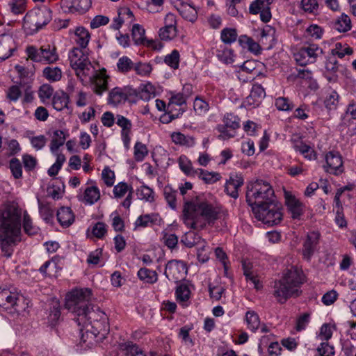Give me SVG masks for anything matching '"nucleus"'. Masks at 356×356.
I'll list each match as a JSON object with an SVG mask.
<instances>
[{
    "label": "nucleus",
    "mask_w": 356,
    "mask_h": 356,
    "mask_svg": "<svg viewBox=\"0 0 356 356\" xmlns=\"http://www.w3.org/2000/svg\"><path fill=\"white\" fill-rule=\"evenodd\" d=\"M246 200L252 207L264 206L274 201V191L268 181L257 179L248 185Z\"/></svg>",
    "instance_id": "obj_5"
},
{
    "label": "nucleus",
    "mask_w": 356,
    "mask_h": 356,
    "mask_svg": "<svg viewBox=\"0 0 356 356\" xmlns=\"http://www.w3.org/2000/svg\"><path fill=\"white\" fill-rule=\"evenodd\" d=\"M22 210L15 205L6 206L0 211V245L3 255L10 257L13 248L21 241Z\"/></svg>",
    "instance_id": "obj_2"
},
{
    "label": "nucleus",
    "mask_w": 356,
    "mask_h": 356,
    "mask_svg": "<svg viewBox=\"0 0 356 356\" xmlns=\"http://www.w3.org/2000/svg\"><path fill=\"white\" fill-rule=\"evenodd\" d=\"M145 29L138 24L133 26L131 35L134 43L137 45L143 44L145 42Z\"/></svg>",
    "instance_id": "obj_54"
},
{
    "label": "nucleus",
    "mask_w": 356,
    "mask_h": 356,
    "mask_svg": "<svg viewBox=\"0 0 356 356\" xmlns=\"http://www.w3.org/2000/svg\"><path fill=\"white\" fill-rule=\"evenodd\" d=\"M113 193L114 197L117 199H121L127 195L125 200L122 202V205L126 209L130 207L134 193V189L131 185L126 182H120L114 186Z\"/></svg>",
    "instance_id": "obj_19"
},
{
    "label": "nucleus",
    "mask_w": 356,
    "mask_h": 356,
    "mask_svg": "<svg viewBox=\"0 0 356 356\" xmlns=\"http://www.w3.org/2000/svg\"><path fill=\"white\" fill-rule=\"evenodd\" d=\"M285 204L289 213L294 219L300 218L304 211L303 204L292 193H284Z\"/></svg>",
    "instance_id": "obj_22"
},
{
    "label": "nucleus",
    "mask_w": 356,
    "mask_h": 356,
    "mask_svg": "<svg viewBox=\"0 0 356 356\" xmlns=\"http://www.w3.org/2000/svg\"><path fill=\"white\" fill-rule=\"evenodd\" d=\"M26 52L29 58L36 63L50 65L59 60L57 49L54 44H44L40 48L29 46L26 48Z\"/></svg>",
    "instance_id": "obj_10"
},
{
    "label": "nucleus",
    "mask_w": 356,
    "mask_h": 356,
    "mask_svg": "<svg viewBox=\"0 0 356 356\" xmlns=\"http://www.w3.org/2000/svg\"><path fill=\"white\" fill-rule=\"evenodd\" d=\"M68 134L63 130H56L53 132L50 143V152L51 154H56L58 149L62 147L68 137Z\"/></svg>",
    "instance_id": "obj_29"
},
{
    "label": "nucleus",
    "mask_w": 356,
    "mask_h": 356,
    "mask_svg": "<svg viewBox=\"0 0 356 356\" xmlns=\"http://www.w3.org/2000/svg\"><path fill=\"white\" fill-rule=\"evenodd\" d=\"M321 234L318 232L307 234L303 243L302 254L305 259L309 260L318 249Z\"/></svg>",
    "instance_id": "obj_17"
},
{
    "label": "nucleus",
    "mask_w": 356,
    "mask_h": 356,
    "mask_svg": "<svg viewBox=\"0 0 356 356\" xmlns=\"http://www.w3.org/2000/svg\"><path fill=\"white\" fill-rule=\"evenodd\" d=\"M60 4L69 12L85 13L91 6V0H61Z\"/></svg>",
    "instance_id": "obj_27"
},
{
    "label": "nucleus",
    "mask_w": 356,
    "mask_h": 356,
    "mask_svg": "<svg viewBox=\"0 0 356 356\" xmlns=\"http://www.w3.org/2000/svg\"><path fill=\"white\" fill-rule=\"evenodd\" d=\"M177 34V27L163 26L159 31V38L162 40H171L174 39Z\"/></svg>",
    "instance_id": "obj_63"
},
{
    "label": "nucleus",
    "mask_w": 356,
    "mask_h": 356,
    "mask_svg": "<svg viewBox=\"0 0 356 356\" xmlns=\"http://www.w3.org/2000/svg\"><path fill=\"white\" fill-rule=\"evenodd\" d=\"M294 148L296 151L299 152L304 156L305 158L307 159L308 160H314L316 157V153L313 148L302 142L297 143L294 146Z\"/></svg>",
    "instance_id": "obj_49"
},
{
    "label": "nucleus",
    "mask_w": 356,
    "mask_h": 356,
    "mask_svg": "<svg viewBox=\"0 0 356 356\" xmlns=\"http://www.w3.org/2000/svg\"><path fill=\"white\" fill-rule=\"evenodd\" d=\"M134 230L140 229L147 227L161 226L163 225V220L158 213H152L149 214L140 215L137 218L134 222Z\"/></svg>",
    "instance_id": "obj_23"
},
{
    "label": "nucleus",
    "mask_w": 356,
    "mask_h": 356,
    "mask_svg": "<svg viewBox=\"0 0 356 356\" xmlns=\"http://www.w3.org/2000/svg\"><path fill=\"white\" fill-rule=\"evenodd\" d=\"M21 297L15 289L0 288V307L5 309L14 308L17 306Z\"/></svg>",
    "instance_id": "obj_18"
},
{
    "label": "nucleus",
    "mask_w": 356,
    "mask_h": 356,
    "mask_svg": "<svg viewBox=\"0 0 356 356\" xmlns=\"http://www.w3.org/2000/svg\"><path fill=\"white\" fill-rule=\"evenodd\" d=\"M52 19L51 10L47 7L35 8L26 13L23 18V29L26 35H32Z\"/></svg>",
    "instance_id": "obj_6"
},
{
    "label": "nucleus",
    "mask_w": 356,
    "mask_h": 356,
    "mask_svg": "<svg viewBox=\"0 0 356 356\" xmlns=\"http://www.w3.org/2000/svg\"><path fill=\"white\" fill-rule=\"evenodd\" d=\"M91 295L90 289L87 288L72 290L67 295L65 307L78 318L92 305Z\"/></svg>",
    "instance_id": "obj_7"
},
{
    "label": "nucleus",
    "mask_w": 356,
    "mask_h": 356,
    "mask_svg": "<svg viewBox=\"0 0 356 356\" xmlns=\"http://www.w3.org/2000/svg\"><path fill=\"white\" fill-rule=\"evenodd\" d=\"M178 164L181 170L187 176L195 177L199 168H194L191 160L185 155H181L178 159Z\"/></svg>",
    "instance_id": "obj_33"
},
{
    "label": "nucleus",
    "mask_w": 356,
    "mask_h": 356,
    "mask_svg": "<svg viewBox=\"0 0 356 356\" xmlns=\"http://www.w3.org/2000/svg\"><path fill=\"white\" fill-rule=\"evenodd\" d=\"M175 293L177 300L181 302L188 301L191 297V290L188 286L186 284H181L178 286Z\"/></svg>",
    "instance_id": "obj_60"
},
{
    "label": "nucleus",
    "mask_w": 356,
    "mask_h": 356,
    "mask_svg": "<svg viewBox=\"0 0 356 356\" xmlns=\"http://www.w3.org/2000/svg\"><path fill=\"white\" fill-rule=\"evenodd\" d=\"M76 321L81 329V342L86 344V347H92L97 342L98 334L102 336L108 330V322L107 315L98 307L91 305L83 315L76 318Z\"/></svg>",
    "instance_id": "obj_3"
},
{
    "label": "nucleus",
    "mask_w": 356,
    "mask_h": 356,
    "mask_svg": "<svg viewBox=\"0 0 356 356\" xmlns=\"http://www.w3.org/2000/svg\"><path fill=\"white\" fill-rule=\"evenodd\" d=\"M177 191L170 186H165L163 189V195L170 207L172 209L177 208Z\"/></svg>",
    "instance_id": "obj_58"
},
{
    "label": "nucleus",
    "mask_w": 356,
    "mask_h": 356,
    "mask_svg": "<svg viewBox=\"0 0 356 356\" xmlns=\"http://www.w3.org/2000/svg\"><path fill=\"white\" fill-rule=\"evenodd\" d=\"M127 97V94L124 88L115 87L108 93V104L113 106H118L124 103Z\"/></svg>",
    "instance_id": "obj_30"
},
{
    "label": "nucleus",
    "mask_w": 356,
    "mask_h": 356,
    "mask_svg": "<svg viewBox=\"0 0 356 356\" xmlns=\"http://www.w3.org/2000/svg\"><path fill=\"white\" fill-rule=\"evenodd\" d=\"M70 65L75 71L76 74L81 79L92 75L95 72V67L89 60L88 56L83 49L74 47L69 54Z\"/></svg>",
    "instance_id": "obj_9"
},
{
    "label": "nucleus",
    "mask_w": 356,
    "mask_h": 356,
    "mask_svg": "<svg viewBox=\"0 0 356 356\" xmlns=\"http://www.w3.org/2000/svg\"><path fill=\"white\" fill-rule=\"evenodd\" d=\"M340 195L341 193H339L336 197H334V203L337 208L334 221L339 227L344 228L346 227L347 226V221L343 213L341 202L339 201Z\"/></svg>",
    "instance_id": "obj_41"
},
{
    "label": "nucleus",
    "mask_w": 356,
    "mask_h": 356,
    "mask_svg": "<svg viewBox=\"0 0 356 356\" xmlns=\"http://www.w3.org/2000/svg\"><path fill=\"white\" fill-rule=\"evenodd\" d=\"M107 228L108 226L105 223L102 222H97L88 229V236L89 238L95 237L102 239L106 235Z\"/></svg>",
    "instance_id": "obj_37"
},
{
    "label": "nucleus",
    "mask_w": 356,
    "mask_h": 356,
    "mask_svg": "<svg viewBox=\"0 0 356 356\" xmlns=\"http://www.w3.org/2000/svg\"><path fill=\"white\" fill-rule=\"evenodd\" d=\"M245 323L247 327L253 332H255L260 326L259 315L254 311H248L245 314Z\"/></svg>",
    "instance_id": "obj_45"
},
{
    "label": "nucleus",
    "mask_w": 356,
    "mask_h": 356,
    "mask_svg": "<svg viewBox=\"0 0 356 356\" xmlns=\"http://www.w3.org/2000/svg\"><path fill=\"white\" fill-rule=\"evenodd\" d=\"M156 95L155 87L149 82L140 84L138 89V96L144 101H149Z\"/></svg>",
    "instance_id": "obj_36"
},
{
    "label": "nucleus",
    "mask_w": 356,
    "mask_h": 356,
    "mask_svg": "<svg viewBox=\"0 0 356 356\" xmlns=\"http://www.w3.org/2000/svg\"><path fill=\"white\" fill-rule=\"evenodd\" d=\"M304 282L302 272L292 266L284 272L280 280L275 282L273 296L280 303H284L289 298L301 294L300 287Z\"/></svg>",
    "instance_id": "obj_4"
},
{
    "label": "nucleus",
    "mask_w": 356,
    "mask_h": 356,
    "mask_svg": "<svg viewBox=\"0 0 356 356\" xmlns=\"http://www.w3.org/2000/svg\"><path fill=\"white\" fill-rule=\"evenodd\" d=\"M179 59L180 55L179 51L177 49H174L170 54L165 56L164 62L170 68L176 70L179 67Z\"/></svg>",
    "instance_id": "obj_57"
},
{
    "label": "nucleus",
    "mask_w": 356,
    "mask_h": 356,
    "mask_svg": "<svg viewBox=\"0 0 356 356\" xmlns=\"http://www.w3.org/2000/svg\"><path fill=\"white\" fill-rule=\"evenodd\" d=\"M90 35L88 31L83 27H78L75 31L76 43L80 47V49H85L90 40Z\"/></svg>",
    "instance_id": "obj_40"
},
{
    "label": "nucleus",
    "mask_w": 356,
    "mask_h": 356,
    "mask_svg": "<svg viewBox=\"0 0 356 356\" xmlns=\"http://www.w3.org/2000/svg\"><path fill=\"white\" fill-rule=\"evenodd\" d=\"M137 275L138 278L145 283L154 284L158 280L156 272L148 268H141Z\"/></svg>",
    "instance_id": "obj_44"
},
{
    "label": "nucleus",
    "mask_w": 356,
    "mask_h": 356,
    "mask_svg": "<svg viewBox=\"0 0 356 356\" xmlns=\"http://www.w3.org/2000/svg\"><path fill=\"white\" fill-rule=\"evenodd\" d=\"M134 67V62L127 56L120 58L117 62L118 71L126 74L130 72Z\"/></svg>",
    "instance_id": "obj_52"
},
{
    "label": "nucleus",
    "mask_w": 356,
    "mask_h": 356,
    "mask_svg": "<svg viewBox=\"0 0 356 356\" xmlns=\"http://www.w3.org/2000/svg\"><path fill=\"white\" fill-rule=\"evenodd\" d=\"M268 337L264 336L260 339V343L259 344V350H262V347H266L268 346V354L271 356H279L281 354L282 348L278 342H270L269 345H268Z\"/></svg>",
    "instance_id": "obj_35"
},
{
    "label": "nucleus",
    "mask_w": 356,
    "mask_h": 356,
    "mask_svg": "<svg viewBox=\"0 0 356 356\" xmlns=\"http://www.w3.org/2000/svg\"><path fill=\"white\" fill-rule=\"evenodd\" d=\"M225 215L221 206L214 205L204 200L195 198L185 200L183 207L182 220L186 226L195 230H202L207 225Z\"/></svg>",
    "instance_id": "obj_1"
},
{
    "label": "nucleus",
    "mask_w": 356,
    "mask_h": 356,
    "mask_svg": "<svg viewBox=\"0 0 356 356\" xmlns=\"http://www.w3.org/2000/svg\"><path fill=\"white\" fill-rule=\"evenodd\" d=\"M238 41L243 48L247 49L249 51L254 54H260L261 49L259 44L248 35H242L239 36Z\"/></svg>",
    "instance_id": "obj_34"
},
{
    "label": "nucleus",
    "mask_w": 356,
    "mask_h": 356,
    "mask_svg": "<svg viewBox=\"0 0 356 356\" xmlns=\"http://www.w3.org/2000/svg\"><path fill=\"white\" fill-rule=\"evenodd\" d=\"M16 50L17 45L12 35H0V63L10 58Z\"/></svg>",
    "instance_id": "obj_20"
},
{
    "label": "nucleus",
    "mask_w": 356,
    "mask_h": 356,
    "mask_svg": "<svg viewBox=\"0 0 356 356\" xmlns=\"http://www.w3.org/2000/svg\"><path fill=\"white\" fill-rule=\"evenodd\" d=\"M57 219L62 226L69 227L74 220V215L70 208L63 207L57 211Z\"/></svg>",
    "instance_id": "obj_32"
},
{
    "label": "nucleus",
    "mask_w": 356,
    "mask_h": 356,
    "mask_svg": "<svg viewBox=\"0 0 356 356\" xmlns=\"http://www.w3.org/2000/svg\"><path fill=\"white\" fill-rule=\"evenodd\" d=\"M8 6L14 15H19L26 9V0H10Z\"/></svg>",
    "instance_id": "obj_62"
},
{
    "label": "nucleus",
    "mask_w": 356,
    "mask_h": 356,
    "mask_svg": "<svg viewBox=\"0 0 356 356\" xmlns=\"http://www.w3.org/2000/svg\"><path fill=\"white\" fill-rule=\"evenodd\" d=\"M201 237L194 232H188L182 237L181 242L188 248H192L200 243Z\"/></svg>",
    "instance_id": "obj_51"
},
{
    "label": "nucleus",
    "mask_w": 356,
    "mask_h": 356,
    "mask_svg": "<svg viewBox=\"0 0 356 356\" xmlns=\"http://www.w3.org/2000/svg\"><path fill=\"white\" fill-rule=\"evenodd\" d=\"M318 356H334V347L327 341L321 342L316 348Z\"/></svg>",
    "instance_id": "obj_64"
},
{
    "label": "nucleus",
    "mask_w": 356,
    "mask_h": 356,
    "mask_svg": "<svg viewBox=\"0 0 356 356\" xmlns=\"http://www.w3.org/2000/svg\"><path fill=\"white\" fill-rule=\"evenodd\" d=\"M353 49L347 43L337 42L331 49V54L340 59L348 60L349 56L353 55Z\"/></svg>",
    "instance_id": "obj_31"
},
{
    "label": "nucleus",
    "mask_w": 356,
    "mask_h": 356,
    "mask_svg": "<svg viewBox=\"0 0 356 356\" xmlns=\"http://www.w3.org/2000/svg\"><path fill=\"white\" fill-rule=\"evenodd\" d=\"M137 195L140 200L152 202L154 200L153 190L146 185H142L137 190Z\"/></svg>",
    "instance_id": "obj_59"
},
{
    "label": "nucleus",
    "mask_w": 356,
    "mask_h": 356,
    "mask_svg": "<svg viewBox=\"0 0 356 356\" xmlns=\"http://www.w3.org/2000/svg\"><path fill=\"white\" fill-rule=\"evenodd\" d=\"M322 54L323 50L318 44H306L294 53L293 56L299 65L305 66L315 63Z\"/></svg>",
    "instance_id": "obj_11"
},
{
    "label": "nucleus",
    "mask_w": 356,
    "mask_h": 356,
    "mask_svg": "<svg viewBox=\"0 0 356 356\" xmlns=\"http://www.w3.org/2000/svg\"><path fill=\"white\" fill-rule=\"evenodd\" d=\"M218 58L226 64L232 63L234 60V51L226 47H220L216 53Z\"/></svg>",
    "instance_id": "obj_47"
},
{
    "label": "nucleus",
    "mask_w": 356,
    "mask_h": 356,
    "mask_svg": "<svg viewBox=\"0 0 356 356\" xmlns=\"http://www.w3.org/2000/svg\"><path fill=\"white\" fill-rule=\"evenodd\" d=\"M62 70L58 67L47 66L42 70V76L49 82H56L62 78Z\"/></svg>",
    "instance_id": "obj_38"
},
{
    "label": "nucleus",
    "mask_w": 356,
    "mask_h": 356,
    "mask_svg": "<svg viewBox=\"0 0 356 356\" xmlns=\"http://www.w3.org/2000/svg\"><path fill=\"white\" fill-rule=\"evenodd\" d=\"M325 170L332 174H339L343 172V161L340 154L337 152H329L325 155Z\"/></svg>",
    "instance_id": "obj_21"
},
{
    "label": "nucleus",
    "mask_w": 356,
    "mask_h": 356,
    "mask_svg": "<svg viewBox=\"0 0 356 356\" xmlns=\"http://www.w3.org/2000/svg\"><path fill=\"white\" fill-rule=\"evenodd\" d=\"M275 106L277 110L281 111H291L293 109L294 105L288 97H279L275 100Z\"/></svg>",
    "instance_id": "obj_56"
},
{
    "label": "nucleus",
    "mask_w": 356,
    "mask_h": 356,
    "mask_svg": "<svg viewBox=\"0 0 356 356\" xmlns=\"http://www.w3.org/2000/svg\"><path fill=\"white\" fill-rule=\"evenodd\" d=\"M339 65L338 62L333 59L330 58L325 63V77L329 81H336L337 78V72L339 70Z\"/></svg>",
    "instance_id": "obj_39"
},
{
    "label": "nucleus",
    "mask_w": 356,
    "mask_h": 356,
    "mask_svg": "<svg viewBox=\"0 0 356 356\" xmlns=\"http://www.w3.org/2000/svg\"><path fill=\"white\" fill-rule=\"evenodd\" d=\"M242 267L246 280L250 281L254 284V288L259 289L261 286L257 276L252 271L251 264L244 261L242 262Z\"/></svg>",
    "instance_id": "obj_48"
},
{
    "label": "nucleus",
    "mask_w": 356,
    "mask_h": 356,
    "mask_svg": "<svg viewBox=\"0 0 356 356\" xmlns=\"http://www.w3.org/2000/svg\"><path fill=\"white\" fill-rule=\"evenodd\" d=\"M76 197L86 205H93L100 199V191L96 185L88 186L80 188Z\"/></svg>",
    "instance_id": "obj_16"
},
{
    "label": "nucleus",
    "mask_w": 356,
    "mask_h": 356,
    "mask_svg": "<svg viewBox=\"0 0 356 356\" xmlns=\"http://www.w3.org/2000/svg\"><path fill=\"white\" fill-rule=\"evenodd\" d=\"M238 33L235 29L225 28L221 31L220 39L225 44H232L237 39Z\"/></svg>",
    "instance_id": "obj_53"
},
{
    "label": "nucleus",
    "mask_w": 356,
    "mask_h": 356,
    "mask_svg": "<svg viewBox=\"0 0 356 356\" xmlns=\"http://www.w3.org/2000/svg\"><path fill=\"white\" fill-rule=\"evenodd\" d=\"M196 177L203 180L206 184H211L221 179V175L218 172H209L199 168Z\"/></svg>",
    "instance_id": "obj_42"
},
{
    "label": "nucleus",
    "mask_w": 356,
    "mask_h": 356,
    "mask_svg": "<svg viewBox=\"0 0 356 356\" xmlns=\"http://www.w3.org/2000/svg\"><path fill=\"white\" fill-rule=\"evenodd\" d=\"M68 97L63 92H56L52 97V106L56 111H62L67 107Z\"/></svg>",
    "instance_id": "obj_43"
},
{
    "label": "nucleus",
    "mask_w": 356,
    "mask_h": 356,
    "mask_svg": "<svg viewBox=\"0 0 356 356\" xmlns=\"http://www.w3.org/2000/svg\"><path fill=\"white\" fill-rule=\"evenodd\" d=\"M170 138L175 145L181 147L190 148L193 147L196 142L193 136L190 135H185L179 131H174L171 133Z\"/></svg>",
    "instance_id": "obj_28"
},
{
    "label": "nucleus",
    "mask_w": 356,
    "mask_h": 356,
    "mask_svg": "<svg viewBox=\"0 0 356 356\" xmlns=\"http://www.w3.org/2000/svg\"><path fill=\"white\" fill-rule=\"evenodd\" d=\"M266 92L263 87L259 84L252 86L250 95L243 101V105L245 108L258 106L264 98Z\"/></svg>",
    "instance_id": "obj_26"
},
{
    "label": "nucleus",
    "mask_w": 356,
    "mask_h": 356,
    "mask_svg": "<svg viewBox=\"0 0 356 356\" xmlns=\"http://www.w3.org/2000/svg\"><path fill=\"white\" fill-rule=\"evenodd\" d=\"M243 183L244 179L241 174H231L225 183V191L229 196L236 199L238 197V191Z\"/></svg>",
    "instance_id": "obj_25"
},
{
    "label": "nucleus",
    "mask_w": 356,
    "mask_h": 356,
    "mask_svg": "<svg viewBox=\"0 0 356 356\" xmlns=\"http://www.w3.org/2000/svg\"><path fill=\"white\" fill-rule=\"evenodd\" d=\"M191 86L185 85L183 88L182 92H177L172 94L170 98L169 104L167 106V111H169V118L170 120L179 118V115L184 113V111L182 110L181 112H179L177 114L172 113V106L174 105L182 106L184 104H186V99L188 98V97H189L191 94Z\"/></svg>",
    "instance_id": "obj_14"
},
{
    "label": "nucleus",
    "mask_w": 356,
    "mask_h": 356,
    "mask_svg": "<svg viewBox=\"0 0 356 356\" xmlns=\"http://www.w3.org/2000/svg\"><path fill=\"white\" fill-rule=\"evenodd\" d=\"M161 241L166 245L169 249H174L177 247L178 243V237L176 234L169 233L166 231L161 232Z\"/></svg>",
    "instance_id": "obj_55"
},
{
    "label": "nucleus",
    "mask_w": 356,
    "mask_h": 356,
    "mask_svg": "<svg viewBox=\"0 0 356 356\" xmlns=\"http://www.w3.org/2000/svg\"><path fill=\"white\" fill-rule=\"evenodd\" d=\"M174 6L180 15L191 22L197 19V9L191 0H174Z\"/></svg>",
    "instance_id": "obj_15"
},
{
    "label": "nucleus",
    "mask_w": 356,
    "mask_h": 356,
    "mask_svg": "<svg viewBox=\"0 0 356 356\" xmlns=\"http://www.w3.org/2000/svg\"><path fill=\"white\" fill-rule=\"evenodd\" d=\"M334 27L337 31L341 33L348 31L351 29V21L350 17L344 13L341 14L337 19Z\"/></svg>",
    "instance_id": "obj_46"
},
{
    "label": "nucleus",
    "mask_w": 356,
    "mask_h": 356,
    "mask_svg": "<svg viewBox=\"0 0 356 356\" xmlns=\"http://www.w3.org/2000/svg\"><path fill=\"white\" fill-rule=\"evenodd\" d=\"M116 124L121 128V140L126 149H129L131 143L132 123L131 120L121 115H117Z\"/></svg>",
    "instance_id": "obj_24"
},
{
    "label": "nucleus",
    "mask_w": 356,
    "mask_h": 356,
    "mask_svg": "<svg viewBox=\"0 0 356 356\" xmlns=\"http://www.w3.org/2000/svg\"><path fill=\"white\" fill-rule=\"evenodd\" d=\"M255 218L268 226L279 224L282 220L281 207L275 201L264 206L253 207Z\"/></svg>",
    "instance_id": "obj_8"
},
{
    "label": "nucleus",
    "mask_w": 356,
    "mask_h": 356,
    "mask_svg": "<svg viewBox=\"0 0 356 356\" xmlns=\"http://www.w3.org/2000/svg\"><path fill=\"white\" fill-rule=\"evenodd\" d=\"M23 228L28 235H35L38 232L39 228L34 225L31 216L25 211L23 213Z\"/></svg>",
    "instance_id": "obj_50"
},
{
    "label": "nucleus",
    "mask_w": 356,
    "mask_h": 356,
    "mask_svg": "<svg viewBox=\"0 0 356 356\" xmlns=\"http://www.w3.org/2000/svg\"><path fill=\"white\" fill-rule=\"evenodd\" d=\"M187 272L188 268L184 261L174 259L167 263L164 275L169 281L178 282L186 277Z\"/></svg>",
    "instance_id": "obj_12"
},
{
    "label": "nucleus",
    "mask_w": 356,
    "mask_h": 356,
    "mask_svg": "<svg viewBox=\"0 0 356 356\" xmlns=\"http://www.w3.org/2000/svg\"><path fill=\"white\" fill-rule=\"evenodd\" d=\"M134 158L136 161H143L148 154L147 146L140 141H137L134 145Z\"/></svg>",
    "instance_id": "obj_61"
},
{
    "label": "nucleus",
    "mask_w": 356,
    "mask_h": 356,
    "mask_svg": "<svg viewBox=\"0 0 356 356\" xmlns=\"http://www.w3.org/2000/svg\"><path fill=\"white\" fill-rule=\"evenodd\" d=\"M88 76L90 79L92 90L95 95L102 96L108 90L110 76L106 73L105 68L99 70L95 69L92 75Z\"/></svg>",
    "instance_id": "obj_13"
}]
</instances>
